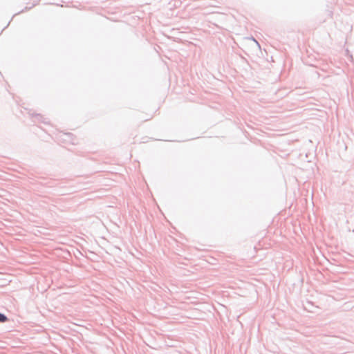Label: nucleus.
<instances>
[{
	"mask_svg": "<svg viewBox=\"0 0 354 354\" xmlns=\"http://www.w3.org/2000/svg\"><path fill=\"white\" fill-rule=\"evenodd\" d=\"M8 321V317L4 313L0 312V323H5Z\"/></svg>",
	"mask_w": 354,
	"mask_h": 354,
	"instance_id": "nucleus-1",
	"label": "nucleus"
},
{
	"mask_svg": "<svg viewBox=\"0 0 354 354\" xmlns=\"http://www.w3.org/2000/svg\"><path fill=\"white\" fill-rule=\"evenodd\" d=\"M35 116V118H37V119L38 120L41 121V122H44V123H47V122H46V121L44 120V117H43L42 115H41L40 114H36Z\"/></svg>",
	"mask_w": 354,
	"mask_h": 354,
	"instance_id": "nucleus-2",
	"label": "nucleus"
},
{
	"mask_svg": "<svg viewBox=\"0 0 354 354\" xmlns=\"http://www.w3.org/2000/svg\"><path fill=\"white\" fill-rule=\"evenodd\" d=\"M24 10H21V12H19L18 14L23 12Z\"/></svg>",
	"mask_w": 354,
	"mask_h": 354,
	"instance_id": "nucleus-3",
	"label": "nucleus"
},
{
	"mask_svg": "<svg viewBox=\"0 0 354 354\" xmlns=\"http://www.w3.org/2000/svg\"><path fill=\"white\" fill-rule=\"evenodd\" d=\"M253 39L256 41L257 44H258L259 46V42H257L254 39Z\"/></svg>",
	"mask_w": 354,
	"mask_h": 354,
	"instance_id": "nucleus-4",
	"label": "nucleus"
}]
</instances>
